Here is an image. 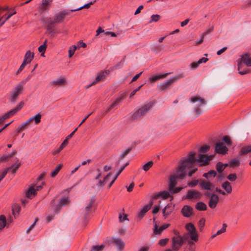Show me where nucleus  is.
I'll return each mask as SVG.
<instances>
[{"mask_svg":"<svg viewBox=\"0 0 251 251\" xmlns=\"http://www.w3.org/2000/svg\"><path fill=\"white\" fill-rule=\"evenodd\" d=\"M36 193V189L34 187H30L26 193V196L27 198H30L32 195H35Z\"/></svg>","mask_w":251,"mask_h":251,"instance_id":"obj_40","label":"nucleus"},{"mask_svg":"<svg viewBox=\"0 0 251 251\" xmlns=\"http://www.w3.org/2000/svg\"><path fill=\"white\" fill-rule=\"evenodd\" d=\"M187 175V172L184 171L178 167L176 173V176H171L170 178V182L169 184V189H172L174 187H175L177 184V179H183Z\"/></svg>","mask_w":251,"mask_h":251,"instance_id":"obj_5","label":"nucleus"},{"mask_svg":"<svg viewBox=\"0 0 251 251\" xmlns=\"http://www.w3.org/2000/svg\"><path fill=\"white\" fill-rule=\"evenodd\" d=\"M24 104V102L21 101L19 104L14 109L11 110L6 114H5L2 117L5 118V120L9 118L11 116L14 115L17 112L19 111L23 107Z\"/></svg>","mask_w":251,"mask_h":251,"instance_id":"obj_15","label":"nucleus"},{"mask_svg":"<svg viewBox=\"0 0 251 251\" xmlns=\"http://www.w3.org/2000/svg\"><path fill=\"white\" fill-rule=\"evenodd\" d=\"M182 189V187H174L172 189H169V191L171 194H174L179 192Z\"/></svg>","mask_w":251,"mask_h":251,"instance_id":"obj_60","label":"nucleus"},{"mask_svg":"<svg viewBox=\"0 0 251 251\" xmlns=\"http://www.w3.org/2000/svg\"><path fill=\"white\" fill-rule=\"evenodd\" d=\"M205 220L204 218H201L200 219V220L199 221L198 224L199 226L200 227V230H202L203 227L205 226Z\"/></svg>","mask_w":251,"mask_h":251,"instance_id":"obj_59","label":"nucleus"},{"mask_svg":"<svg viewBox=\"0 0 251 251\" xmlns=\"http://www.w3.org/2000/svg\"><path fill=\"white\" fill-rule=\"evenodd\" d=\"M174 209V206L172 204H167L163 209V214L166 217L171 214Z\"/></svg>","mask_w":251,"mask_h":251,"instance_id":"obj_25","label":"nucleus"},{"mask_svg":"<svg viewBox=\"0 0 251 251\" xmlns=\"http://www.w3.org/2000/svg\"><path fill=\"white\" fill-rule=\"evenodd\" d=\"M129 164L128 162H126L125 164H124L123 166H122L119 171L117 172L116 175L115 177L116 178L118 177V176L120 175V174L123 172V171L125 169V168Z\"/></svg>","mask_w":251,"mask_h":251,"instance_id":"obj_57","label":"nucleus"},{"mask_svg":"<svg viewBox=\"0 0 251 251\" xmlns=\"http://www.w3.org/2000/svg\"><path fill=\"white\" fill-rule=\"evenodd\" d=\"M251 152V146H246L243 147L240 152H239V155H243L247 154L248 153H250Z\"/></svg>","mask_w":251,"mask_h":251,"instance_id":"obj_34","label":"nucleus"},{"mask_svg":"<svg viewBox=\"0 0 251 251\" xmlns=\"http://www.w3.org/2000/svg\"><path fill=\"white\" fill-rule=\"evenodd\" d=\"M104 247H105V245L103 244H102L100 246H99V245L93 246L91 251H101L103 250Z\"/></svg>","mask_w":251,"mask_h":251,"instance_id":"obj_46","label":"nucleus"},{"mask_svg":"<svg viewBox=\"0 0 251 251\" xmlns=\"http://www.w3.org/2000/svg\"><path fill=\"white\" fill-rule=\"evenodd\" d=\"M227 227V225L225 223H224L222 225V227L221 229L218 230L215 233L212 234L210 237V239H213L217 236H218L223 233H225L226 231Z\"/></svg>","mask_w":251,"mask_h":251,"instance_id":"obj_30","label":"nucleus"},{"mask_svg":"<svg viewBox=\"0 0 251 251\" xmlns=\"http://www.w3.org/2000/svg\"><path fill=\"white\" fill-rule=\"evenodd\" d=\"M169 226V224H166L162 225L159 228H158V226L156 224H155L153 228V233L156 235H159L164 230L167 228Z\"/></svg>","mask_w":251,"mask_h":251,"instance_id":"obj_22","label":"nucleus"},{"mask_svg":"<svg viewBox=\"0 0 251 251\" xmlns=\"http://www.w3.org/2000/svg\"><path fill=\"white\" fill-rule=\"evenodd\" d=\"M76 47L75 46H71L69 50V57L71 58L74 54Z\"/></svg>","mask_w":251,"mask_h":251,"instance_id":"obj_52","label":"nucleus"},{"mask_svg":"<svg viewBox=\"0 0 251 251\" xmlns=\"http://www.w3.org/2000/svg\"><path fill=\"white\" fill-rule=\"evenodd\" d=\"M185 228L189 232L190 239L195 242H197L199 237L194 225L192 223H189L186 225Z\"/></svg>","mask_w":251,"mask_h":251,"instance_id":"obj_9","label":"nucleus"},{"mask_svg":"<svg viewBox=\"0 0 251 251\" xmlns=\"http://www.w3.org/2000/svg\"><path fill=\"white\" fill-rule=\"evenodd\" d=\"M153 162L152 161H150L145 164H144L143 167L142 169L146 172H147L149 171L151 168L153 166Z\"/></svg>","mask_w":251,"mask_h":251,"instance_id":"obj_44","label":"nucleus"},{"mask_svg":"<svg viewBox=\"0 0 251 251\" xmlns=\"http://www.w3.org/2000/svg\"><path fill=\"white\" fill-rule=\"evenodd\" d=\"M111 173H109L103 178V179L102 180H100L99 181V183H98L97 185L98 187H103L104 185H105V182H106L107 180V178L108 177L111 175Z\"/></svg>","mask_w":251,"mask_h":251,"instance_id":"obj_41","label":"nucleus"},{"mask_svg":"<svg viewBox=\"0 0 251 251\" xmlns=\"http://www.w3.org/2000/svg\"><path fill=\"white\" fill-rule=\"evenodd\" d=\"M172 248L174 251H178L183 244L181 236H174L172 238Z\"/></svg>","mask_w":251,"mask_h":251,"instance_id":"obj_10","label":"nucleus"},{"mask_svg":"<svg viewBox=\"0 0 251 251\" xmlns=\"http://www.w3.org/2000/svg\"><path fill=\"white\" fill-rule=\"evenodd\" d=\"M24 84L25 82L23 81L19 83L11 92L9 99L11 102L14 103L18 96L22 93Z\"/></svg>","mask_w":251,"mask_h":251,"instance_id":"obj_7","label":"nucleus"},{"mask_svg":"<svg viewBox=\"0 0 251 251\" xmlns=\"http://www.w3.org/2000/svg\"><path fill=\"white\" fill-rule=\"evenodd\" d=\"M210 149V146L209 145H205L202 146L200 150V152L202 153L207 152Z\"/></svg>","mask_w":251,"mask_h":251,"instance_id":"obj_53","label":"nucleus"},{"mask_svg":"<svg viewBox=\"0 0 251 251\" xmlns=\"http://www.w3.org/2000/svg\"><path fill=\"white\" fill-rule=\"evenodd\" d=\"M228 166V164H224L222 162H218L216 165V169L219 173H222Z\"/></svg>","mask_w":251,"mask_h":251,"instance_id":"obj_32","label":"nucleus"},{"mask_svg":"<svg viewBox=\"0 0 251 251\" xmlns=\"http://www.w3.org/2000/svg\"><path fill=\"white\" fill-rule=\"evenodd\" d=\"M201 194L200 192L197 190H188L186 196L185 198V199L192 200V199H200L201 197Z\"/></svg>","mask_w":251,"mask_h":251,"instance_id":"obj_13","label":"nucleus"},{"mask_svg":"<svg viewBox=\"0 0 251 251\" xmlns=\"http://www.w3.org/2000/svg\"><path fill=\"white\" fill-rule=\"evenodd\" d=\"M95 201L96 199L95 197H93L90 199L89 202L87 203L86 206L92 209Z\"/></svg>","mask_w":251,"mask_h":251,"instance_id":"obj_55","label":"nucleus"},{"mask_svg":"<svg viewBox=\"0 0 251 251\" xmlns=\"http://www.w3.org/2000/svg\"><path fill=\"white\" fill-rule=\"evenodd\" d=\"M66 82V80L65 78H60V79H57L55 80L52 81L50 82V85L52 87H56V86H63L65 85Z\"/></svg>","mask_w":251,"mask_h":251,"instance_id":"obj_24","label":"nucleus"},{"mask_svg":"<svg viewBox=\"0 0 251 251\" xmlns=\"http://www.w3.org/2000/svg\"><path fill=\"white\" fill-rule=\"evenodd\" d=\"M190 101L192 103H195L196 102H199L200 104L195 108V112L196 113L197 116H199L200 114H201L202 111L200 107L201 106L206 104V101L205 100L199 96H195L190 98Z\"/></svg>","mask_w":251,"mask_h":251,"instance_id":"obj_8","label":"nucleus"},{"mask_svg":"<svg viewBox=\"0 0 251 251\" xmlns=\"http://www.w3.org/2000/svg\"><path fill=\"white\" fill-rule=\"evenodd\" d=\"M167 75V74L160 75H153L149 78V80L151 82L153 83L159 79L165 77Z\"/></svg>","mask_w":251,"mask_h":251,"instance_id":"obj_36","label":"nucleus"},{"mask_svg":"<svg viewBox=\"0 0 251 251\" xmlns=\"http://www.w3.org/2000/svg\"><path fill=\"white\" fill-rule=\"evenodd\" d=\"M131 148H128L124 151H123L119 156L120 160H122L125 158V157L131 151Z\"/></svg>","mask_w":251,"mask_h":251,"instance_id":"obj_49","label":"nucleus"},{"mask_svg":"<svg viewBox=\"0 0 251 251\" xmlns=\"http://www.w3.org/2000/svg\"><path fill=\"white\" fill-rule=\"evenodd\" d=\"M160 18V16L159 15H157V14L152 15L151 16V20L150 22H158Z\"/></svg>","mask_w":251,"mask_h":251,"instance_id":"obj_61","label":"nucleus"},{"mask_svg":"<svg viewBox=\"0 0 251 251\" xmlns=\"http://www.w3.org/2000/svg\"><path fill=\"white\" fill-rule=\"evenodd\" d=\"M96 1H94L93 2L91 1L89 3H88L87 4H84V5L79 7V8H77L76 9H71V11H73V12H75V11H78V10H81L83 8H89L90 6L92 4H93V3L95 2Z\"/></svg>","mask_w":251,"mask_h":251,"instance_id":"obj_42","label":"nucleus"},{"mask_svg":"<svg viewBox=\"0 0 251 251\" xmlns=\"http://www.w3.org/2000/svg\"><path fill=\"white\" fill-rule=\"evenodd\" d=\"M113 243L117 246L120 251H122L124 249L125 244L121 239L114 238Z\"/></svg>","mask_w":251,"mask_h":251,"instance_id":"obj_27","label":"nucleus"},{"mask_svg":"<svg viewBox=\"0 0 251 251\" xmlns=\"http://www.w3.org/2000/svg\"><path fill=\"white\" fill-rule=\"evenodd\" d=\"M245 64L248 67H251V57L249 53L243 54L241 58L240 61L238 63V70L239 73L242 75L247 74L250 72L249 69L242 70L243 67Z\"/></svg>","mask_w":251,"mask_h":251,"instance_id":"obj_3","label":"nucleus"},{"mask_svg":"<svg viewBox=\"0 0 251 251\" xmlns=\"http://www.w3.org/2000/svg\"><path fill=\"white\" fill-rule=\"evenodd\" d=\"M240 164V162L239 159H233L229 162V165L231 167H238Z\"/></svg>","mask_w":251,"mask_h":251,"instance_id":"obj_43","label":"nucleus"},{"mask_svg":"<svg viewBox=\"0 0 251 251\" xmlns=\"http://www.w3.org/2000/svg\"><path fill=\"white\" fill-rule=\"evenodd\" d=\"M34 55V54L33 52L29 50H28L25 55L24 61L28 64L30 63L33 59Z\"/></svg>","mask_w":251,"mask_h":251,"instance_id":"obj_28","label":"nucleus"},{"mask_svg":"<svg viewBox=\"0 0 251 251\" xmlns=\"http://www.w3.org/2000/svg\"><path fill=\"white\" fill-rule=\"evenodd\" d=\"M92 208L86 206L83 211L84 214L83 217V222L84 225H86L88 223V220L91 218V212L92 211Z\"/></svg>","mask_w":251,"mask_h":251,"instance_id":"obj_21","label":"nucleus"},{"mask_svg":"<svg viewBox=\"0 0 251 251\" xmlns=\"http://www.w3.org/2000/svg\"><path fill=\"white\" fill-rule=\"evenodd\" d=\"M57 196L53 198L50 202V206L53 208L54 214H58L62 209L63 206L67 205L70 201L68 196L63 197L59 201L58 203L56 204V199Z\"/></svg>","mask_w":251,"mask_h":251,"instance_id":"obj_2","label":"nucleus"},{"mask_svg":"<svg viewBox=\"0 0 251 251\" xmlns=\"http://www.w3.org/2000/svg\"><path fill=\"white\" fill-rule=\"evenodd\" d=\"M199 65L198 62H193L190 64V66L191 69H196L198 67Z\"/></svg>","mask_w":251,"mask_h":251,"instance_id":"obj_63","label":"nucleus"},{"mask_svg":"<svg viewBox=\"0 0 251 251\" xmlns=\"http://www.w3.org/2000/svg\"><path fill=\"white\" fill-rule=\"evenodd\" d=\"M119 221L121 222H123L125 220H128L127 219V215L126 214H124L123 218H122V216L120 215L119 217Z\"/></svg>","mask_w":251,"mask_h":251,"instance_id":"obj_64","label":"nucleus"},{"mask_svg":"<svg viewBox=\"0 0 251 251\" xmlns=\"http://www.w3.org/2000/svg\"><path fill=\"white\" fill-rule=\"evenodd\" d=\"M176 81V79L173 78L166 80L162 84H160L159 86V90L163 91L168 88L173 83Z\"/></svg>","mask_w":251,"mask_h":251,"instance_id":"obj_26","label":"nucleus"},{"mask_svg":"<svg viewBox=\"0 0 251 251\" xmlns=\"http://www.w3.org/2000/svg\"><path fill=\"white\" fill-rule=\"evenodd\" d=\"M219 198L218 196L214 193H212V197L210 198L208 202L209 207L212 209L215 208L219 202Z\"/></svg>","mask_w":251,"mask_h":251,"instance_id":"obj_19","label":"nucleus"},{"mask_svg":"<svg viewBox=\"0 0 251 251\" xmlns=\"http://www.w3.org/2000/svg\"><path fill=\"white\" fill-rule=\"evenodd\" d=\"M71 10H62L55 14L52 18H50L47 21L46 23L49 25H53L55 24L63 23L65 18L70 15Z\"/></svg>","mask_w":251,"mask_h":251,"instance_id":"obj_1","label":"nucleus"},{"mask_svg":"<svg viewBox=\"0 0 251 251\" xmlns=\"http://www.w3.org/2000/svg\"><path fill=\"white\" fill-rule=\"evenodd\" d=\"M21 210V206L18 204H14L12 207V214L15 218H16Z\"/></svg>","mask_w":251,"mask_h":251,"instance_id":"obj_33","label":"nucleus"},{"mask_svg":"<svg viewBox=\"0 0 251 251\" xmlns=\"http://www.w3.org/2000/svg\"><path fill=\"white\" fill-rule=\"evenodd\" d=\"M228 149L223 142H218L215 145V152L216 153L225 154Z\"/></svg>","mask_w":251,"mask_h":251,"instance_id":"obj_12","label":"nucleus"},{"mask_svg":"<svg viewBox=\"0 0 251 251\" xmlns=\"http://www.w3.org/2000/svg\"><path fill=\"white\" fill-rule=\"evenodd\" d=\"M28 126L25 122L21 124L18 127L21 129L22 131L26 129Z\"/></svg>","mask_w":251,"mask_h":251,"instance_id":"obj_62","label":"nucleus"},{"mask_svg":"<svg viewBox=\"0 0 251 251\" xmlns=\"http://www.w3.org/2000/svg\"><path fill=\"white\" fill-rule=\"evenodd\" d=\"M222 187L226 191L227 194L231 193L232 189L230 183L226 181L222 183L221 185Z\"/></svg>","mask_w":251,"mask_h":251,"instance_id":"obj_29","label":"nucleus"},{"mask_svg":"<svg viewBox=\"0 0 251 251\" xmlns=\"http://www.w3.org/2000/svg\"><path fill=\"white\" fill-rule=\"evenodd\" d=\"M52 0H42V4L40 6V9L42 11H44L49 8V5L52 2Z\"/></svg>","mask_w":251,"mask_h":251,"instance_id":"obj_31","label":"nucleus"},{"mask_svg":"<svg viewBox=\"0 0 251 251\" xmlns=\"http://www.w3.org/2000/svg\"><path fill=\"white\" fill-rule=\"evenodd\" d=\"M6 223V219L4 215L0 216V229L3 228Z\"/></svg>","mask_w":251,"mask_h":251,"instance_id":"obj_45","label":"nucleus"},{"mask_svg":"<svg viewBox=\"0 0 251 251\" xmlns=\"http://www.w3.org/2000/svg\"><path fill=\"white\" fill-rule=\"evenodd\" d=\"M169 240V239L167 238L161 239L159 241L158 244L161 247H164L167 244Z\"/></svg>","mask_w":251,"mask_h":251,"instance_id":"obj_54","label":"nucleus"},{"mask_svg":"<svg viewBox=\"0 0 251 251\" xmlns=\"http://www.w3.org/2000/svg\"><path fill=\"white\" fill-rule=\"evenodd\" d=\"M199 162L202 163L201 164L202 166L207 165L209 164V161L212 159L214 156L213 155H206L202 154L201 153H199Z\"/></svg>","mask_w":251,"mask_h":251,"instance_id":"obj_16","label":"nucleus"},{"mask_svg":"<svg viewBox=\"0 0 251 251\" xmlns=\"http://www.w3.org/2000/svg\"><path fill=\"white\" fill-rule=\"evenodd\" d=\"M62 167V164H58V165H57L55 169L50 173V176L52 177H55L57 175L60 170L61 169Z\"/></svg>","mask_w":251,"mask_h":251,"instance_id":"obj_39","label":"nucleus"},{"mask_svg":"<svg viewBox=\"0 0 251 251\" xmlns=\"http://www.w3.org/2000/svg\"><path fill=\"white\" fill-rule=\"evenodd\" d=\"M217 175V173L215 171L213 170H211L208 171L207 173H204L202 175L203 177L205 178L208 179L211 177H215Z\"/></svg>","mask_w":251,"mask_h":251,"instance_id":"obj_37","label":"nucleus"},{"mask_svg":"<svg viewBox=\"0 0 251 251\" xmlns=\"http://www.w3.org/2000/svg\"><path fill=\"white\" fill-rule=\"evenodd\" d=\"M200 181L199 179L193 180L191 181L188 182L187 185L190 187H194L199 183Z\"/></svg>","mask_w":251,"mask_h":251,"instance_id":"obj_50","label":"nucleus"},{"mask_svg":"<svg viewBox=\"0 0 251 251\" xmlns=\"http://www.w3.org/2000/svg\"><path fill=\"white\" fill-rule=\"evenodd\" d=\"M42 115L40 113L36 114V115L32 117L33 121H34L36 124H38L41 122Z\"/></svg>","mask_w":251,"mask_h":251,"instance_id":"obj_48","label":"nucleus"},{"mask_svg":"<svg viewBox=\"0 0 251 251\" xmlns=\"http://www.w3.org/2000/svg\"><path fill=\"white\" fill-rule=\"evenodd\" d=\"M124 98V95H122L119 98H118L109 107L108 109L105 110H103L101 111L99 115V116L100 117V118H102L108 112H109L112 108L115 107L116 105H117Z\"/></svg>","mask_w":251,"mask_h":251,"instance_id":"obj_11","label":"nucleus"},{"mask_svg":"<svg viewBox=\"0 0 251 251\" xmlns=\"http://www.w3.org/2000/svg\"><path fill=\"white\" fill-rule=\"evenodd\" d=\"M21 166V163L19 162V160L17 159L15 164H13L10 167L7 168L3 171L6 172V174L9 171H10L13 174H15Z\"/></svg>","mask_w":251,"mask_h":251,"instance_id":"obj_18","label":"nucleus"},{"mask_svg":"<svg viewBox=\"0 0 251 251\" xmlns=\"http://www.w3.org/2000/svg\"><path fill=\"white\" fill-rule=\"evenodd\" d=\"M47 39H46L43 44L38 48V51L39 52L41 53V56H44V54L46 50L47 47Z\"/></svg>","mask_w":251,"mask_h":251,"instance_id":"obj_38","label":"nucleus"},{"mask_svg":"<svg viewBox=\"0 0 251 251\" xmlns=\"http://www.w3.org/2000/svg\"><path fill=\"white\" fill-rule=\"evenodd\" d=\"M199 186L202 190L212 191L215 185L210 181L205 180H201L199 182Z\"/></svg>","mask_w":251,"mask_h":251,"instance_id":"obj_14","label":"nucleus"},{"mask_svg":"<svg viewBox=\"0 0 251 251\" xmlns=\"http://www.w3.org/2000/svg\"><path fill=\"white\" fill-rule=\"evenodd\" d=\"M223 141L228 146H230L232 145V141L229 136L226 135L223 137Z\"/></svg>","mask_w":251,"mask_h":251,"instance_id":"obj_51","label":"nucleus"},{"mask_svg":"<svg viewBox=\"0 0 251 251\" xmlns=\"http://www.w3.org/2000/svg\"><path fill=\"white\" fill-rule=\"evenodd\" d=\"M196 154L195 152H191L188 158L181 161L180 164L178 166L180 169L186 171L187 168H191L196 162H199V158L197 159L195 157Z\"/></svg>","mask_w":251,"mask_h":251,"instance_id":"obj_4","label":"nucleus"},{"mask_svg":"<svg viewBox=\"0 0 251 251\" xmlns=\"http://www.w3.org/2000/svg\"><path fill=\"white\" fill-rule=\"evenodd\" d=\"M154 103L155 102L154 101H152L145 104L133 114L131 116V119L134 120L142 117L149 111V110L153 107Z\"/></svg>","mask_w":251,"mask_h":251,"instance_id":"obj_6","label":"nucleus"},{"mask_svg":"<svg viewBox=\"0 0 251 251\" xmlns=\"http://www.w3.org/2000/svg\"><path fill=\"white\" fill-rule=\"evenodd\" d=\"M152 205V201H151L150 204L145 205L142 209L138 213L137 218L141 220L145 216V214L150 209L151 205Z\"/></svg>","mask_w":251,"mask_h":251,"instance_id":"obj_23","label":"nucleus"},{"mask_svg":"<svg viewBox=\"0 0 251 251\" xmlns=\"http://www.w3.org/2000/svg\"><path fill=\"white\" fill-rule=\"evenodd\" d=\"M158 197L162 198L163 199H167L170 196V193L166 191L160 192L158 194Z\"/></svg>","mask_w":251,"mask_h":251,"instance_id":"obj_47","label":"nucleus"},{"mask_svg":"<svg viewBox=\"0 0 251 251\" xmlns=\"http://www.w3.org/2000/svg\"><path fill=\"white\" fill-rule=\"evenodd\" d=\"M227 178L231 181H234L237 179V176L235 174H230L227 176Z\"/></svg>","mask_w":251,"mask_h":251,"instance_id":"obj_58","label":"nucleus"},{"mask_svg":"<svg viewBox=\"0 0 251 251\" xmlns=\"http://www.w3.org/2000/svg\"><path fill=\"white\" fill-rule=\"evenodd\" d=\"M108 73L109 71H107L101 72L96 78L95 80L91 84L88 85L87 88H89L90 86L95 84L96 83L100 81V80H103L105 78L106 76L108 74Z\"/></svg>","mask_w":251,"mask_h":251,"instance_id":"obj_20","label":"nucleus"},{"mask_svg":"<svg viewBox=\"0 0 251 251\" xmlns=\"http://www.w3.org/2000/svg\"><path fill=\"white\" fill-rule=\"evenodd\" d=\"M10 159L8 154H3L0 157V160L2 162L8 161Z\"/></svg>","mask_w":251,"mask_h":251,"instance_id":"obj_56","label":"nucleus"},{"mask_svg":"<svg viewBox=\"0 0 251 251\" xmlns=\"http://www.w3.org/2000/svg\"><path fill=\"white\" fill-rule=\"evenodd\" d=\"M181 212L184 217L189 218L193 215V209L191 206L185 205L181 209Z\"/></svg>","mask_w":251,"mask_h":251,"instance_id":"obj_17","label":"nucleus"},{"mask_svg":"<svg viewBox=\"0 0 251 251\" xmlns=\"http://www.w3.org/2000/svg\"><path fill=\"white\" fill-rule=\"evenodd\" d=\"M196 208L199 211H205L207 209V206L202 201L198 202L195 205Z\"/></svg>","mask_w":251,"mask_h":251,"instance_id":"obj_35","label":"nucleus"}]
</instances>
